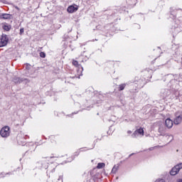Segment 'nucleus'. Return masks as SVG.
Wrapping results in <instances>:
<instances>
[{
  "label": "nucleus",
  "instance_id": "obj_1",
  "mask_svg": "<svg viewBox=\"0 0 182 182\" xmlns=\"http://www.w3.org/2000/svg\"><path fill=\"white\" fill-rule=\"evenodd\" d=\"M11 134V131L10 128L8 126L4 127L1 130H0V136L1 137L6 139V137H9V135Z\"/></svg>",
  "mask_w": 182,
  "mask_h": 182
},
{
  "label": "nucleus",
  "instance_id": "obj_2",
  "mask_svg": "<svg viewBox=\"0 0 182 182\" xmlns=\"http://www.w3.org/2000/svg\"><path fill=\"white\" fill-rule=\"evenodd\" d=\"M182 168V164H178L176 165L170 171L171 176H176V174L178 173V171Z\"/></svg>",
  "mask_w": 182,
  "mask_h": 182
},
{
  "label": "nucleus",
  "instance_id": "obj_3",
  "mask_svg": "<svg viewBox=\"0 0 182 182\" xmlns=\"http://www.w3.org/2000/svg\"><path fill=\"white\" fill-rule=\"evenodd\" d=\"M6 45H8V38L6 36H4L0 38V48L6 46Z\"/></svg>",
  "mask_w": 182,
  "mask_h": 182
},
{
  "label": "nucleus",
  "instance_id": "obj_4",
  "mask_svg": "<svg viewBox=\"0 0 182 182\" xmlns=\"http://www.w3.org/2000/svg\"><path fill=\"white\" fill-rule=\"evenodd\" d=\"M78 7L77 6H70L68 8V12H69V14H73V12H76V11H77Z\"/></svg>",
  "mask_w": 182,
  "mask_h": 182
},
{
  "label": "nucleus",
  "instance_id": "obj_5",
  "mask_svg": "<svg viewBox=\"0 0 182 182\" xmlns=\"http://www.w3.org/2000/svg\"><path fill=\"white\" fill-rule=\"evenodd\" d=\"M165 126L168 128V129H171V127H173V121L170 119H166L165 121Z\"/></svg>",
  "mask_w": 182,
  "mask_h": 182
},
{
  "label": "nucleus",
  "instance_id": "obj_6",
  "mask_svg": "<svg viewBox=\"0 0 182 182\" xmlns=\"http://www.w3.org/2000/svg\"><path fill=\"white\" fill-rule=\"evenodd\" d=\"M136 133H139V134H144V131L143 130V129H139L138 130H136L133 134H132V137H136Z\"/></svg>",
  "mask_w": 182,
  "mask_h": 182
},
{
  "label": "nucleus",
  "instance_id": "obj_7",
  "mask_svg": "<svg viewBox=\"0 0 182 182\" xmlns=\"http://www.w3.org/2000/svg\"><path fill=\"white\" fill-rule=\"evenodd\" d=\"M182 117L181 116L177 117L174 120V124H180L181 123Z\"/></svg>",
  "mask_w": 182,
  "mask_h": 182
},
{
  "label": "nucleus",
  "instance_id": "obj_8",
  "mask_svg": "<svg viewBox=\"0 0 182 182\" xmlns=\"http://www.w3.org/2000/svg\"><path fill=\"white\" fill-rule=\"evenodd\" d=\"M119 170V166L114 165V167L112 168V173L114 174L116 173V172Z\"/></svg>",
  "mask_w": 182,
  "mask_h": 182
},
{
  "label": "nucleus",
  "instance_id": "obj_9",
  "mask_svg": "<svg viewBox=\"0 0 182 182\" xmlns=\"http://www.w3.org/2000/svg\"><path fill=\"white\" fill-rule=\"evenodd\" d=\"M106 164L105 163H99L97 166V168H103Z\"/></svg>",
  "mask_w": 182,
  "mask_h": 182
},
{
  "label": "nucleus",
  "instance_id": "obj_10",
  "mask_svg": "<svg viewBox=\"0 0 182 182\" xmlns=\"http://www.w3.org/2000/svg\"><path fill=\"white\" fill-rule=\"evenodd\" d=\"M23 80L19 77H16L14 79V83H21Z\"/></svg>",
  "mask_w": 182,
  "mask_h": 182
},
{
  "label": "nucleus",
  "instance_id": "obj_11",
  "mask_svg": "<svg viewBox=\"0 0 182 182\" xmlns=\"http://www.w3.org/2000/svg\"><path fill=\"white\" fill-rule=\"evenodd\" d=\"M2 16H3L2 17L3 19H9L11 18L9 14H3Z\"/></svg>",
  "mask_w": 182,
  "mask_h": 182
},
{
  "label": "nucleus",
  "instance_id": "obj_12",
  "mask_svg": "<svg viewBox=\"0 0 182 182\" xmlns=\"http://www.w3.org/2000/svg\"><path fill=\"white\" fill-rule=\"evenodd\" d=\"M124 87H126V84H122L119 85V90H124Z\"/></svg>",
  "mask_w": 182,
  "mask_h": 182
},
{
  "label": "nucleus",
  "instance_id": "obj_13",
  "mask_svg": "<svg viewBox=\"0 0 182 182\" xmlns=\"http://www.w3.org/2000/svg\"><path fill=\"white\" fill-rule=\"evenodd\" d=\"M3 29H4V31H9V29H11V28H9V26H4Z\"/></svg>",
  "mask_w": 182,
  "mask_h": 182
},
{
  "label": "nucleus",
  "instance_id": "obj_14",
  "mask_svg": "<svg viewBox=\"0 0 182 182\" xmlns=\"http://www.w3.org/2000/svg\"><path fill=\"white\" fill-rule=\"evenodd\" d=\"M73 65L74 66H79V63L77 61H76V60H73Z\"/></svg>",
  "mask_w": 182,
  "mask_h": 182
},
{
  "label": "nucleus",
  "instance_id": "obj_15",
  "mask_svg": "<svg viewBox=\"0 0 182 182\" xmlns=\"http://www.w3.org/2000/svg\"><path fill=\"white\" fill-rule=\"evenodd\" d=\"M40 56H41V58H46V54H45V53H43V52H41L40 53Z\"/></svg>",
  "mask_w": 182,
  "mask_h": 182
},
{
  "label": "nucleus",
  "instance_id": "obj_16",
  "mask_svg": "<svg viewBox=\"0 0 182 182\" xmlns=\"http://www.w3.org/2000/svg\"><path fill=\"white\" fill-rule=\"evenodd\" d=\"M155 182H164V179H157Z\"/></svg>",
  "mask_w": 182,
  "mask_h": 182
},
{
  "label": "nucleus",
  "instance_id": "obj_17",
  "mask_svg": "<svg viewBox=\"0 0 182 182\" xmlns=\"http://www.w3.org/2000/svg\"><path fill=\"white\" fill-rule=\"evenodd\" d=\"M23 32H24L23 28H21L20 29V35H22V33H23Z\"/></svg>",
  "mask_w": 182,
  "mask_h": 182
},
{
  "label": "nucleus",
  "instance_id": "obj_18",
  "mask_svg": "<svg viewBox=\"0 0 182 182\" xmlns=\"http://www.w3.org/2000/svg\"><path fill=\"white\" fill-rule=\"evenodd\" d=\"M177 182H182V179H178Z\"/></svg>",
  "mask_w": 182,
  "mask_h": 182
},
{
  "label": "nucleus",
  "instance_id": "obj_19",
  "mask_svg": "<svg viewBox=\"0 0 182 182\" xmlns=\"http://www.w3.org/2000/svg\"><path fill=\"white\" fill-rule=\"evenodd\" d=\"M128 134H132V131H128Z\"/></svg>",
  "mask_w": 182,
  "mask_h": 182
},
{
  "label": "nucleus",
  "instance_id": "obj_20",
  "mask_svg": "<svg viewBox=\"0 0 182 182\" xmlns=\"http://www.w3.org/2000/svg\"><path fill=\"white\" fill-rule=\"evenodd\" d=\"M168 137H169L170 139H173V136H171V135L169 136Z\"/></svg>",
  "mask_w": 182,
  "mask_h": 182
},
{
  "label": "nucleus",
  "instance_id": "obj_21",
  "mask_svg": "<svg viewBox=\"0 0 182 182\" xmlns=\"http://www.w3.org/2000/svg\"><path fill=\"white\" fill-rule=\"evenodd\" d=\"M132 154H131L130 156H132Z\"/></svg>",
  "mask_w": 182,
  "mask_h": 182
}]
</instances>
